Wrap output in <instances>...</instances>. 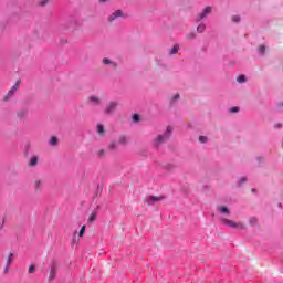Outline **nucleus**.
Wrapping results in <instances>:
<instances>
[{
  "mask_svg": "<svg viewBox=\"0 0 283 283\" xmlns=\"http://www.w3.org/2000/svg\"><path fill=\"white\" fill-rule=\"evenodd\" d=\"M133 120H134V123H138L140 120V115L134 114L133 115Z\"/></svg>",
  "mask_w": 283,
  "mask_h": 283,
  "instance_id": "obj_28",
  "label": "nucleus"
},
{
  "mask_svg": "<svg viewBox=\"0 0 283 283\" xmlns=\"http://www.w3.org/2000/svg\"><path fill=\"white\" fill-rule=\"evenodd\" d=\"M57 271H59V265L56 263H52L49 272V282H53V280H56Z\"/></svg>",
  "mask_w": 283,
  "mask_h": 283,
  "instance_id": "obj_6",
  "label": "nucleus"
},
{
  "mask_svg": "<svg viewBox=\"0 0 283 283\" xmlns=\"http://www.w3.org/2000/svg\"><path fill=\"white\" fill-rule=\"evenodd\" d=\"M243 182H247V178H245V177H242V178L239 180V184H240V185H243Z\"/></svg>",
  "mask_w": 283,
  "mask_h": 283,
  "instance_id": "obj_37",
  "label": "nucleus"
},
{
  "mask_svg": "<svg viewBox=\"0 0 283 283\" xmlns=\"http://www.w3.org/2000/svg\"><path fill=\"white\" fill-rule=\"evenodd\" d=\"M109 147V149H116V143H111V145L108 146Z\"/></svg>",
  "mask_w": 283,
  "mask_h": 283,
  "instance_id": "obj_36",
  "label": "nucleus"
},
{
  "mask_svg": "<svg viewBox=\"0 0 283 283\" xmlns=\"http://www.w3.org/2000/svg\"><path fill=\"white\" fill-rule=\"evenodd\" d=\"M103 64L104 65H114V67H116V63L112 62V60H109L108 57L103 59Z\"/></svg>",
  "mask_w": 283,
  "mask_h": 283,
  "instance_id": "obj_19",
  "label": "nucleus"
},
{
  "mask_svg": "<svg viewBox=\"0 0 283 283\" xmlns=\"http://www.w3.org/2000/svg\"><path fill=\"white\" fill-rule=\"evenodd\" d=\"M211 7H206L201 13L197 15V22L202 21V19H207L209 14H211Z\"/></svg>",
  "mask_w": 283,
  "mask_h": 283,
  "instance_id": "obj_7",
  "label": "nucleus"
},
{
  "mask_svg": "<svg viewBox=\"0 0 283 283\" xmlns=\"http://www.w3.org/2000/svg\"><path fill=\"white\" fill-rule=\"evenodd\" d=\"M199 140H200L201 143H207V137H206V136H200V137H199Z\"/></svg>",
  "mask_w": 283,
  "mask_h": 283,
  "instance_id": "obj_35",
  "label": "nucleus"
},
{
  "mask_svg": "<svg viewBox=\"0 0 283 283\" xmlns=\"http://www.w3.org/2000/svg\"><path fill=\"white\" fill-rule=\"evenodd\" d=\"M83 25V22L78 19H73L69 22L67 29L71 30V32H74V30H78Z\"/></svg>",
  "mask_w": 283,
  "mask_h": 283,
  "instance_id": "obj_4",
  "label": "nucleus"
},
{
  "mask_svg": "<svg viewBox=\"0 0 283 283\" xmlns=\"http://www.w3.org/2000/svg\"><path fill=\"white\" fill-rule=\"evenodd\" d=\"M221 224H224L226 227H229L230 229H238L239 231H242L244 229L243 223L235 222L231 219L221 218Z\"/></svg>",
  "mask_w": 283,
  "mask_h": 283,
  "instance_id": "obj_2",
  "label": "nucleus"
},
{
  "mask_svg": "<svg viewBox=\"0 0 283 283\" xmlns=\"http://www.w3.org/2000/svg\"><path fill=\"white\" fill-rule=\"evenodd\" d=\"M178 50H180V46L178 44L174 45L168 52V54L171 56L174 54H178Z\"/></svg>",
  "mask_w": 283,
  "mask_h": 283,
  "instance_id": "obj_14",
  "label": "nucleus"
},
{
  "mask_svg": "<svg viewBox=\"0 0 283 283\" xmlns=\"http://www.w3.org/2000/svg\"><path fill=\"white\" fill-rule=\"evenodd\" d=\"M275 127H282V124H277V125H275Z\"/></svg>",
  "mask_w": 283,
  "mask_h": 283,
  "instance_id": "obj_39",
  "label": "nucleus"
},
{
  "mask_svg": "<svg viewBox=\"0 0 283 283\" xmlns=\"http://www.w3.org/2000/svg\"><path fill=\"white\" fill-rule=\"evenodd\" d=\"M119 145H127V137L126 136H119L118 138Z\"/></svg>",
  "mask_w": 283,
  "mask_h": 283,
  "instance_id": "obj_20",
  "label": "nucleus"
},
{
  "mask_svg": "<svg viewBox=\"0 0 283 283\" xmlns=\"http://www.w3.org/2000/svg\"><path fill=\"white\" fill-rule=\"evenodd\" d=\"M250 222H251V224H255V222H258V218L252 217V218L250 219Z\"/></svg>",
  "mask_w": 283,
  "mask_h": 283,
  "instance_id": "obj_34",
  "label": "nucleus"
},
{
  "mask_svg": "<svg viewBox=\"0 0 283 283\" xmlns=\"http://www.w3.org/2000/svg\"><path fill=\"white\" fill-rule=\"evenodd\" d=\"M28 116V109L18 111V118H25Z\"/></svg>",
  "mask_w": 283,
  "mask_h": 283,
  "instance_id": "obj_16",
  "label": "nucleus"
},
{
  "mask_svg": "<svg viewBox=\"0 0 283 283\" xmlns=\"http://www.w3.org/2000/svg\"><path fill=\"white\" fill-rule=\"evenodd\" d=\"M165 199V197H163V196H149L148 198H147V203L148 205H151V202H160V200H164Z\"/></svg>",
  "mask_w": 283,
  "mask_h": 283,
  "instance_id": "obj_8",
  "label": "nucleus"
},
{
  "mask_svg": "<svg viewBox=\"0 0 283 283\" xmlns=\"http://www.w3.org/2000/svg\"><path fill=\"white\" fill-rule=\"evenodd\" d=\"M217 210L219 211V213H223L224 216H230L231 214V211L226 206H219L217 208Z\"/></svg>",
  "mask_w": 283,
  "mask_h": 283,
  "instance_id": "obj_12",
  "label": "nucleus"
},
{
  "mask_svg": "<svg viewBox=\"0 0 283 283\" xmlns=\"http://www.w3.org/2000/svg\"><path fill=\"white\" fill-rule=\"evenodd\" d=\"M205 30H207V25L205 23H201L197 27V32H199V34H202Z\"/></svg>",
  "mask_w": 283,
  "mask_h": 283,
  "instance_id": "obj_18",
  "label": "nucleus"
},
{
  "mask_svg": "<svg viewBox=\"0 0 283 283\" xmlns=\"http://www.w3.org/2000/svg\"><path fill=\"white\" fill-rule=\"evenodd\" d=\"M49 145H51L52 147L59 145V138L56 136L51 137Z\"/></svg>",
  "mask_w": 283,
  "mask_h": 283,
  "instance_id": "obj_17",
  "label": "nucleus"
},
{
  "mask_svg": "<svg viewBox=\"0 0 283 283\" xmlns=\"http://www.w3.org/2000/svg\"><path fill=\"white\" fill-rule=\"evenodd\" d=\"M101 1V3H105V1H107V0H99Z\"/></svg>",
  "mask_w": 283,
  "mask_h": 283,
  "instance_id": "obj_40",
  "label": "nucleus"
},
{
  "mask_svg": "<svg viewBox=\"0 0 283 283\" xmlns=\"http://www.w3.org/2000/svg\"><path fill=\"white\" fill-rule=\"evenodd\" d=\"M116 107H118V102H109L104 109V114H114V112H116Z\"/></svg>",
  "mask_w": 283,
  "mask_h": 283,
  "instance_id": "obj_5",
  "label": "nucleus"
},
{
  "mask_svg": "<svg viewBox=\"0 0 283 283\" xmlns=\"http://www.w3.org/2000/svg\"><path fill=\"white\" fill-rule=\"evenodd\" d=\"M259 52H260L261 54H264V52H266V46H264V44L260 45V46H259Z\"/></svg>",
  "mask_w": 283,
  "mask_h": 283,
  "instance_id": "obj_27",
  "label": "nucleus"
},
{
  "mask_svg": "<svg viewBox=\"0 0 283 283\" xmlns=\"http://www.w3.org/2000/svg\"><path fill=\"white\" fill-rule=\"evenodd\" d=\"M35 270H36V266H34V264L29 266V273H34Z\"/></svg>",
  "mask_w": 283,
  "mask_h": 283,
  "instance_id": "obj_32",
  "label": "nucleus"
},
{
  "mask_svg": "<svg viewBox=\"0 0 283 283\" xmlns=\"http://www.w3.org/2000/svg\"><path fill=\"white\" fill-rule=\"evenodd\" d=\"M171 132H174V129L171 128V126H168L166 132L163 135H158L155 140H154V147L158 148L163 145V143H167V140L169 138H171Z\"/></svg>",
  "mask_w": 283,
  "mask_h": 283,
  "instance_id": "obj_1",
  "label": "nucleus"
},
{
  "mask_svg": "<svg viewBox=\"0 0 283 283\" xmlns=\"http://www.w3.org/2000/svg\"><path fill=\"white\" fill-rule=\"evenodd\" d=\"M50 1L52 0H40L39 6H41L42 8H45V6L50 3Z\"/></svg>",
  "mask_w": 283,
  "mask_h": 283,
  "instance_id": "obj_24",
  "label": "nucleus"
},
{
  "mask_svg": "<svg viewBox=\"0 0 283 283\" xmlns=\"http://www.w3.org/2000/svg\"><path fill=\"white\" fill-rule=\"evenodd\" d=\"M238 83H247V76L244 75H240L238 78H237Z\"/></svg>",
  "mask_w": 283,
  "mask_h": 283,
  "instance_id": "obj_23",
  "label": "nucleus"
},
{
  "mask_svg": "<svg viewBox=\"0 0 283 283\" xmlns=\"http://www.w3.org/2000/svg\"><path fill=\"white\" fill-rule=\"evenodd\" d=\"M88 101L91 104L93 105H101V97L96 96V95H92L88 97Z\"/></svg>",
  "mask_w": 283,
  "mask_h": 283,
  "instance_id": "obj_11",
  "label": "nucleus"
},
{
  "mask_svg": "<svg viewBox=\"0 0 283 283\" xmlns=\"http://www.w3.org/2000/svg\"><path fill=\"white\" fill-rule=\"evenodd\" d=\"M186 39H188V40H193V39H196V33L195 32H190V33H188L187 35H186Z\"/></svg>",
  "mask_w": 283,
  "mask_h": 283,
  "instance_id": "obj_25",
  "label": "nucleus"
},
{
  "mask_svg": "<svg viewBox=\"0 0 283 283\" xmlns=\"http://www.w3.org/2000/svg\"><path fill=\"white\" fill-rule=\"evenodd\" d=\"M38 164H39V157L33 156L29 161V167H36Z\"/></svg>",
  "mask_w": 283,
  "mask_h": 283,
  "instance_id": "obj_13",
  "label": "nucleus"
},
{
  "mask_svg": "<svg viewBox=\"0 0 283 283\" xmlns=\"http://www.w3.org/2000/svg\"><path fill=\"white\" fill-rule=\"evenodd\" d=\"M178 98H180V95H179V94H176V95L174 96V101H178Z\"/></svg>",
  "mask_w": 283,
  "mask_h": 283,
  "instance_id": "obj_38",
  "label": "nucleus"
},
{
  "mask_svg": "<svg viewBox=\"0 0 283 283\" xmlns=\"http://www.w3.org/2000/svg\"><path fill=\"white\" fill-rule=\"evenodd\" d=\"M9 271H10V265L6 264V268H4V270H3V273H4L6 275H8Z\"/></svg>",
  "mask_w": 283,
  "mask_h": 283,
  "instance_id": "obj_33",
  "label": "nucleus"
},
{
  "mask_svg": "<svg viewBox=\"0 0 283 283\" xmlns=\"http://www.w3.org/2000/svg\"><path fill=\"white\" fill-rule=\"evenodd\" d=\"M33 187H34L35 191H41L43 189V180L35 179L33 182Z\"/></svg>",
  "mask_w": 283,
  "mask_h": 283,
  "instance_id": "obj_9",
  "label": "nucleus"
},
{
  "mask_svg": "<svg viewBox=\"0 0 283 283\" xmlns=\"http://www.w3.org/2000/svg\"><path fill=\"white\" fill-rule=\"evenodd\" d=\"M83 235H85V226H83L80 230L78 237L83 238Z\"/></svg>",
  "mask_w": 283,
  "mask_h": 283,
  "instance_id": "obj_30",
  "label": "nucleus"
},
{
  "mask_svg": "<svg viewBox=\"0 0 283 283\" xmlns=\"http://www.w3.org/2000/svg\"><path fill=\"white\" fill-rule=\"evenodd\" d=\"M122 15H123V11L117 10L109 15L108 21H111V22L116 21V19H118V17H122Z\"/></svg>",
  "mask_w": 283,
  "mask_h": 283,
  "instance_id": "obj_10",
  "label": "nucleus"
},
{
  "mask_svg": "<svg viewBox=\"0 0 283 283\" xmlns=\"http://www.w3.org/2000/svg\"><path fill=\"white\" fill-rule=\"evenodd\" d=\"M232 21L233 23H240V15H233Z\"/></svg>",
  "mask_w": 283,
  "mask_h": 283,
  "instance_id": "obj_31",
  "label": "nucleus"
},
{
  "mask_svg": "<svg viewBox=\"0 0 283 283\" xmlns=\"http://www.w3.org/2000/svg\"><path fill=\"white\" fill-rule=\"evenodd\" d=\"M14 256V254L9 253V255L7 256V265L10 266L12 264V258Z\"/></svg>",
  "mask_w": 283,
  "mask_h": 283,
  "instance_id": "obj_22",
  "label": "nucleus"
},
{
  "mask_svg": "<svg viewBox=\"0 0 283 283\" xmlns=\"http://www.w3.org/2000/svg\"><path fill=\"white\" fill-rule=\"evenodd\" d=\"M98 158H105V149H101L97 151Z\"/></svg>",
  "mask_w": 283,
  "mask_h": 283,
  "instance_id": "obj_26",
  "label": "nucleus"
},
{
  "mask_svg": "<svg viewBox=\"0 0 283 283\" xmlns=\"http://www.w3.org/2000/svg\"><path fill=\"white\" fill-rule=\"evenodd\" d=\"M96 216H97L96 211H93L91 213V216L88 217V222H95L96 221Z\"/></svg>",
  "mask_w": 283,
  "mask_h": 283,
  "instance_id": "obj_21",
  "label": "nucleus"
},
{
  "mask_svg": "<svg viewBox=\"0 0 283 283\" xmlns=\"http://www.w3.org/2000/svg\"><path fill=\"white\" fill-rule=\"evenodd\" d=\"M20 81H18L8 92V94L4 95L3 101L8 102L10 98H12V96H14V94H17V92L19 91V85H20Z\"/></svg>",
  "mask_w": 283,
  "mask_h": 283,
  "instance_id": "obj_3",
  "label": "nucleus"
},
{
  "mask_svg": "<svg viewBox=\"0 0 283 283\" xmlns=\"http://www.w3.org/2000/svg\"><path fill=\"white\" fill-rule=\"evenodd\" d=\"M231 114H238L240 112V108L238 106H234L230 109Z\"/></svg>",
  "mask_w": 283,
  "mask_h": 283,
  "instance_id": "obj_29",
  "label": "nucleus"
},
{
  "mask_svg": "<svg viewBox=\"0 0 283 283\" xmlns=\"http://www.w3.org/2000/svg\"><path fill=\"white\" fill-rule=\"evenodd\" d=\"M97 134H99V136H105V126H103V124L97 125Z\"/></svg>",
  "mask_w": 283,
  "mask_h": 283,
  "instance_id": "obj_15",
  "label": "nucleus"
}]
</instances>
